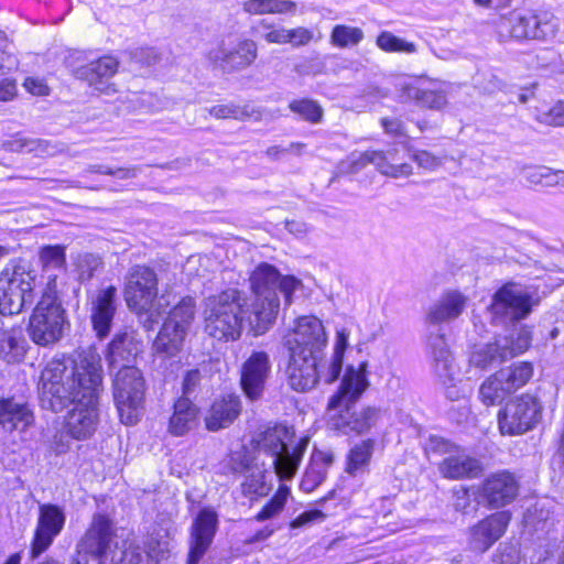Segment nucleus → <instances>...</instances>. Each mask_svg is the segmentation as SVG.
Masks as SVG:
<instances>
[{
    "label": "nucleus",
    "instance_id": "1",
    "mask_svg": "<svg viewBox=\"0 0 564 564\" xmlns=\"http://www.w3.org/2000/svg\"><path fill=\"white\" fill-rule=\"evenodd\" d=\"M533 305L532 295L522 285L507 282L500 286L487 307L488 318L495 326L514 328L491 343L476 346L469 356V365L486 370L524 352L531 345V329L517 325L530 315Z\"/></svg>",
    "mask_w": 564,
    "mask_h": 564
},
{
    "label": "nucleus",
    "instance_id": "2",
    "mask_svg": "<svg viewBox=\"0 0 564 564\" xmlns=\"http://www.w3.org/2000/svg\"><path fill=\"white\" fill-rule=\"evenodd\" d=\"M88 379L102 383V369L99 358H80L70 356L52 358L41 372L37 390L39 402L43 410L61 413L73 406L83 398Z\"/></svg>",
    "mask_w": 564,
    "mask_h": 564
},
{
    "label": "nucleus",
    "instance_id": "3",
    "mask_svg": "<svg viewBox=\"0 0 564 564\" xmlns=\"http://www.w3.org/2000/svg\"><path fill=\"white\" fill-rule=\"evenodd\" d=\"M249 282L256 299L249 304L251 312L248 325L253 335L259 336L274 324L280 310V296L289 306L301 281L293 275H282L274 265L261 262L251 272Z\"/></svg>",
    "mask_w": 564,
    "mask_h": 564
},
{
    "label": "nucleus",
    "instance_id": "4",
    "mask_svg": "<svg viewBox=\"0 0 564 564\" xmlns=\"http://www.w3.org/2000/svg\"><path fill=\"white\" fill-rule=\"evenodd\" d=\"M366 367V362H362L358 369L348 366L338 391L328 401V410H339L329 419L328 425L344 435L367 433L380 419V410L375 406L359 410L356 408V402L369 384Z\"/></svg>",
    "mask_w": 564,
    "mask_h": 564
},
{
    "label": "nucleus",
    "instance_id": "5",
    "mask_svg": "<svg viewBox=\"0 0 564 564\" xmlns=\"http://www.w3.org/2000/svg\"><path fill=\"white\" fill-rule=\"evenodd\" d=\"M251 308L243 292L227 289L206 299L205 332L217 340H237Z\"/></svg>",
    "mask_w": 564,
    "mask_h": 564
},
{
    "label": "nucleus",
    "instance_id": "6",
    "mask_svg": "<svg viewBox=\"0 0 564 564\" xmlns=\"http://www.w3.org/2000/svg\"><path fill=\"white\" fill-rule=\"evenodd\" d=\"M69 326L67 311L57 292L56 275H48L46 286L30 315L28 335L35 345L51 347L64 337Z\"/></svg>",
    "mask_w": 564,
    "mask_h": 564
},
{
    "label": "nucleus",
    "instance_id": "7",
    "mask_svg": "<svg viewBox=\"0 0 564 564\" xmlns=\"http://www.w3.org/2000/svg\"><path fill=\"white\" fill-rule=\"evenodd\" d=\"M37 272L32 263L18 259L0 273V314L18 315L31 307L36 297Z\"/></svg>",
    "mask_w": 564,
    "mask_h": 564
},
{
    "label": "nucleus",
    "instance_id": "8",
    "mask_svg": "<svg viewBox=\"0 0 564 564\" xmlns=\"http://www.w3.org/2000/svg\"><path fill=\"white\" fill-rule=\"evenodd\" d=\"M145 382L133 365L121 366L113 379V401L121 423L137 424L143 414Z\"/></svg>",
    "mask_w": 564,
    "mask_h": 564
},
{
    "label": "nucleus",
    "instance_id": "9",
    "mask_svg": "<svg viewBox=\"0 0 564 564\" xmlns=\"http://www.w3.org/2000/svg\"><path fill=\"white\" fill-rule=\"evenodd\" d=\"M195 299L184 296L170 311L153 341V350L158 356L175 357L182 350L188 328L195 317Z\"/></svg>",
    "mask_w": 564,
    "mask_h": 564
},
{
    "label": "nucleus",
    "instance_id": "10",
    "mask_svg": "<svg viewBox=\"0 0 564 564\" xmlns=\"http://www.w3.org/2000/svg\"><path fill=\"white\" fill-rule=\"evenodd\" d=\"M285 434V429H268L259 435L257 441L259 451L272 457L275 475L281 480H290L295 476L308 443L307 440H301L290 449L284 442Z\"/></svg>",
    "mask_w": 564,
    "mask_h": 564
},
{
    "label": "nucleus",
    "instance_id": "11",
    "mask_svg": "<svg viewBox=\"0 0 564 564\" xmlns=\"http://www.w3.org/2000/svg\"><path fill=\"white\" fill-rule=\"evenodd\" d=\"M533 375L528 361L514 362L490 376L479 388V397L486 405L500 404L508 395L523 387Z\"/></svg>",
    "mask_w": 564,
    "mask_h": 564
},
{
    "label": "nucleus",
    "instance_id": "12",
    "mask_svg": "<svg viewBox=\"0 0 564 564\" xmlns=\"http://www.w3.org/2000/svg\"><path fill=\"white\" fill-rule=\"evenodd\" d=\"M97 379H88L93 386L85 387L83 398L68 411L65 430L70 438L84 441L90 438L98 424V395L101 386Z\"/></svg>",
    "mask_w": 564,
    "mask_h": 564
},
{
    "label": "nucleus",
    "instance_id": "13",
    "mask_svg": "<svg viewBox=\"0 0 564 564\" xmlns=\"http://www.w3.org/2000/svg\"><path fill=\"white\" fill-rule=\"evenodd\" d=\"M159 294L156 271L145 264L132 265L124 276L123 297L132 312L147 311L154 305Z\"/></svg>",
    "mask_w": 564,
    "mask_h": 564
},
{
    "label": "nucleus",
    "instance_id": "14",
    "mask_svg": "<svg viewBox=\"0 0 564 564\" xmlns=\"http://www.w3.org/2000/svg\"><path fill=\"white\" fill-rule=\"evenodd\" d=\"M542 409L539 399L529 393L511 400L499 412L500 432L507 435H520L534 429L541 420Z\"/></svg>",
    "mask_w": 564,
    "mask_h": 564
},
{
    "label": "nucleus",
    "instance_id": "15",
    "mask_svg": "<svg viewBox=\"0 0 564 564\" xmlns=\"http://www.w3.org/2000/svg\"><path fill=\"white\" fill-rule=\"evenodd\" d=\"M509 31L518 40L547 41L558 31V20L547 11H513L509 19Z\"/></svg>",
    "mask_w": 564,
    "mask_h": 564
},
{
    "label": "nucleus",
    "instance_id": "16",
    "mask_svg": "<svg viewBox=\"0 0 564 564\" xmlns=\"http://www.w3.org/2000/svg\"><path fill=\"white\" fill-rule=\"evenodd\" d=\"M427 355L434 375L445 387L446 398L451 401L459 400L463 393L455 383L456 366L445 335L437 332L427 336Z\"/></svg>",
    "mask_w": 564,
    "mask_h": 564
},
{
    "label": "nucleus",
    "instance_id": "17",
    "mask_svg": "<svg viewBox=\"0 0 564 564\" xmlns=\"http://www.w3.org/2000/svg\"><path fill=\"white\" fill-rule=\"evenodd\" d=\"M80 53L73 52L65 57L66 67L70 68L75 78L86 82L96 90L110 95L115 91L109 84L110 78L118 70V61L112 56H104L90 63L79 65Z\"/></svg>",
    "mask_w": 564,
    "mask_h": 564
},
{
    "label": "nucleus",
    "instance_id": "18",
    "mask_svg": "<svg viewBox=\"0 0 564 564\" xmlns=\"http://www.w3.org/2000/svg\"><path fill=\"white\" fill-rule=\"evenodd\" d=\"M323 357L312 356L302 351H289L285 369L288 383L292 390L306 392L315 388L322 379L325 381L326 369Z\"/></svg>",
    "mask_w": 564,
    "mask_h": 564
},
{
    "label": "nucleus",
    "instance_id": "19",
    "mask_svg": "<svg viewBox=\"0 0 564 564\" xmlns=\"http://www.w3.org/2000/svg\"><path fill=\"white\" fill-rule=\"evenodd\" d=\"M66 522V513L63 507L55 503H42L39 507V518L31 543V556L39 557L61 534Z\"/></svg>",
    "mask_w": 564,
    "mask_h": 564
},
{
    "label": "nucleus",
    "instance_id": "20",
    "mask_svg": "<svg viewBox=\"0 0 564 564\" xmlns=\"http://www.w3.org/2000/svg\"><path fill=\"white\" fill-rule=\"evenodd\" d=\"M258 57V45L251 39L239 40L235 44L223 42L208 53L209 62L224 73H234L248 68Z\"/></svg>",
    "mask_w": 564,
    "mask_h": 564
},
{
    "label": "nucleus",
    "instance_id": "21",
    "mask_svg": "<svg viewBox=\"0 0 564 564\" xmlns=\"http://www.w3.org/2000/svg\"><path fill=\"white\" fill-rule=\"evenodd\" d=\"M326 344L324 326L314 316L299 317L293 334L285 340L288 351H302L317 357H323Z\"/></svg>",
    "mask_w": 564,
    "mask_h": 564
},
{
    "label": "nucleus",
    "instance_id": "22",
    "mask_svg": "<svg viewBox=\"0 0 564 564\" xmlns=\"http://www.w3.org/2000/svg\"><path fill=\"white\" fill-rule=\"evenodd\" d=\"M271 368V360L265 351H252L241 365L240 387L250 402L262 399Z\"/></svg>",
    "mask_w": 564,
    "mask_h": 564
},
{
    "label": "nucleus",
    "instance_id": "23",
    "mask_svg": "<svg viewBox=\"0 0 564 564\" xmlns=\"http://www.w3.org/2000/svg\"><path fill=\"white\" fill-rule=\"evenodd\" d=\"M218 513L212 507L202 508L193 519L189 528V564H199L203 556L210 547L218 531Z\"/></svg>",
    "mask_w": 564,
    "mask_h": 564
},
{
    "label": "nucleus",
    "instance_id": "24",
    "mask_svg": "<svg viewBox=\"0 0 564 564\" xmlns=\"http://www.w3.org/2000/svg\"><path fill=\"white\" fill-rule=\"evenodd\" d=\"M519 492V482L509 471L496 473L487 477L477 490L478 503L489 508H501L511 503Z\"/></svg>",
    "mask_w": 564,
    "mask_h": 564
},
{
    "label": "nucleus",
    "instance_id": "25",
    "mask_svg": "<svg viewBox=\"0 0 564 564\" xmlns=\"http://www.w3.org/2000/svg\"><path fill=\"white\" fill-rule=\"evenodd\" d=\"M115 535L111 519L104 513L94 514L90 525L78 543L80 552L89 554L107 564L108 551Z\"/></svg>",
    "mask_w": 564,
    "mask_h": 564
},
{
    "label": "nucleus",
    "instance_id": "26",
    "mask_svg": "<svg viewBox=\"0 0 564 564\" xmlns=\"http://www.w3.org/2000/svg\"><path fill=\"white\" fill-rule=\"evenodd\" d=\"M510 520L509 512L499 511L469 528V549L480 554L487 552L505 534Z\"/></svg>",
    "mask_w": 564,
    "mask_h": 564
},
{
    "label": "nucleus",
    "instance_id": "27",
    "mask_svg": "<svg viewBox=\"0 0 564 564\" xmlns=\"http://www.w3.org/2000/svg\"><path fill=\"white\" fill-rule=\"evenodd\" d=\"M89 317L96 336L106 338L111 330L117 312V289L109 285L97 290L89 296Z\"/></svg>",
    "mask_w": 564,
    "mask_h": 564
},
{
    "label": "nucleus",
    "instance_id": "28",
    "mask_svg": "<svg viewBox=\"0 0 564 564\" xmlns=\"http://www.w3.org/2000/svg\"><path fill=\"white\" fill-rule=\"evenodd\" d=\"M397 148L387 151L368 150L359 154L351 161V170L358 172L368 164H373L382 174L391 177L409 176L412 173V166L409 163L400 162Z\"/></svg>",
    "mask_w": 564,
    "mask_h": 564
},
{
    "label": "nucleus",
    "instance_id": "29",
    "mask_svg": "<svg viewBox=\"0 0 564 564\" xmlns=\"http://www.w3.org/2000/svg\"><path fill=\"white\" fill-rule=\"evenodd\" d=\"M466 302L467 297L458 291H449L443 294L427 313V323L435 327V329L429 330V335L437 332L443 334L442 329L437 326L441 323L457 318L463 313Z\"/></svg>",
    "mask_w": 564,
    "mask_h": 564
},
{
    "label": "nucleus",
    "instance_id": "30",
    "mask_svg": "<svg viewBox=\"0 0 564 564\" xmlns=\"http://www.w3.org/2000/svg\"><path fill=\"white\" fill-rule=\"evenodd\" d=\"M240 411L241 401L236 394H228L215 400L205 417L207 430L215 432L229 426L238 417Z\"/></svg>",
    "mask_w": 564,
    "mask_h": 564
},
{
    "label": "nucleus",
    "instance_id": "31",
    "mask_svg": "<svg viewBox=\"0 0 564 564\" xmlns=\"http://www.w3.org/2000/svg\"><path fill=\"white\" fill-rule=\"evenodd\" d=\"M33 422V412L26 403L0 397V425L6 431H25Z\"/></svg>",
    "mask_w": 564,
    "mask_h": 564
},
{
    "label": "nucleus",
    "instance_id": "32",
    "mask_svg": "<svg viewBox=\"0 0 564 564\" xmlns=\"http://www.w3.org/2000/svg\"><path fill=\"white\" fill-rule=\"evenodd\" d=\"M138 352V345L130 334L127 332L116 334L108 345L106 355L110 370H118L123 365H132Z\"/></svg>",
    "mask_w": 564,
    "mask_h": 564
},
{
    "label": "nucleus",
    "instance_id": "33",
    "mask_svg": "<svg viewBox=\"0 0 564 564\" xmlns=\"http://www.w3.org/2000/svg\"><path fill=\"white\" fill-rule=\"evenodd\" d=\"M482 470L481 463L467 454L449 455L440 464V471L445 478H475Z\"/></svg>",
    "mask_w": 564,
    "mask_h": 564
},
{
    "label": "nucleus",
    "instance_id": "34",
    "mask_svg": "<svg viewBox=\"0 0 564 564\" xmlns=\"http://www.w3.org/2000/svg\"><path fill=\"white\" fill-rule=\"evenodd\" d=\"M198 408L188 398H178L170 419L169 431L175 436L185 435L198 423Z\"/></svg>",
    "mask_w": 564,
    "mask_h": 564
},
{
    "label": "nucleus",
    "instance_id": "35",
    "mask_svg": "<svg viewBox=\"0 0 564 564\" xmlns=\"http://www.w3.org/2000/svg\"><path fill=\"white\" fill-rule=\"evenodd\" d=\"M29 344L19 328H0V359L8 364L23 360Z\"/></svg>",
    "mask_w": 564,
    "mask_h": 564
},
{
    "label": "nucleus",
    "instance_id": "36",
    "mask_svg": "<svg viewBox=\"0 0 564 564\" xmlns=\"http://www.w3.org/2000/svg\"><path fill=\"white\" fill-rule=\"evenodd\" d=\"M403 97L433 110H441L447 104L446 91L436 87L406 85L403 87Z\"/></svg>",
    "mask_w": 564,
    "mask_h": 564
},
{
    "label": "nucleus",
    "instance_id": "37",
    "mask_svg": "<svg viewBox=\"0 0 564 564\" xmlns=\"http://www.w3.org/2000/svg\"><path fill=\"white\" fill-rule=\"evenodd\" d=\"M333 464V456L322 452L312 456L311 463L306 468L301 480L300 487L305 492L313 491L326 478L327 468Z\"/></svg>",
    "mask_w": 564,
    "mask_h": 564
},
{
    "label": "nucleus",
    "instance_id": "38",
    "mask_svg": "<svg viewBox=\"0 0 564 564\" xmlns=\"http://www.w3.org/2000/svg\"><path fill=\"white\" fill-rule=\"evenodd\" d=\"M373 449L375 441L371 438L356 444L347 456L346 471L354 477L367 474Z\"/></svg>",
    "mask_w": 564,
    "mask_h": 564
},
{
    "label": "nucleus",
    "instance_id": "39",
    "mask_svg": "<svg viewBox=\"0 0 564 564\" xmlns=\"http://www.w3.org/2000/svg\"><path fill=\"white\" fill-rule=\"evenodd\" d=\"M39 261L44 272L56 275L50 271H66V247L63 245H45L39 251Z\"/></svg>",
    "mask_w": 564,
    "mask_h": 564
},
{
    "label": "nucleus",
    "instance_id": "40",
    "mask_svg": "<svg viewBox=\"0 0 564 564\" xmlns=\"http://www.w3.org/2000/svg\"><path fill=\"white\" fill-rule=\"evenodd\" d=\"M7 147L12 152L34 153L36 156H51L57 152V147L51 141L28 139L21 135L9 141Z\"/></svg>",
    "mask_w": 564,
    "mask_h": 564
},
{
    "label": "nucleus",
    "instance_id": "41",
    "mask_svg": "<svg viewBox=\"0 0 564 564\" xmlns=\"http://www.w3.org/2000/svg\"><path fill=\"white\" fill-rule=\"evenodd\" d=\"M289 109L297 115L302 120L312 124L321 123L324 117L323 107L313 99H294L289 104Z\"/></svg>",
    "mask_w": 564,
    "mask_h": 564
},
{
    "label": "nucleus",
    "instance_id": "42",
    "mask_svg": "<svg viewBox=\"0 0 564 564\" xmlns=\"http://www.w3.org/2000/svg\"><path fill=\"white\" fill-rule=\"evenodd\" d=\"M290 494L291 490L286 485H280L274 496L254 516V520L262 522L278 516L283 510Z\"/></svg>",
    "mask_w": 564,
    "mask_h": 564
},
{
    "label": "nucleus",
    "instance_id": "43",
    "mask_svg": "<svg viewBox=\"0 0 564 564\" xmlns=\"http://www.w3.org/2000/svg\"><path fill=\"white\" fill-rule=\"evenodd\" d=\"M246 480L241 484L242 495L250 497H262L268 495L270 487L265 482V471L256 467L250 473L245 475Z\"/></svg>",
    "mask_w": 564,
    "mask_h": 564
},
{
    "label": "nucleus",
    "instance_id": "44",
    "mask_svg": "<svg viewBox=\"0 0 564 564\" xmlns=\"http://www.w3.org/2000/svg\"><path fill=\"white\" fill-rule=\"evenodd\" d=\"M378 47L389 53H408L416 52V46L412 42H408L389 31H382L376 41Z\"/></svg>",
    "mask_w": 564,
    "mask_h": 564
},
{
    "label": "nucleus",
    "instance_id": "45",
    "mask_svg": "<svg viewBox=\"0 0 564 564\" xmlns=\"http://www.w3.org/2000/svg\"><path fill=\"white\" fill-rule=\"evenodd\" d=\"M364 39V32L359 28L336 25L330 35L332 44L338 47L356 45Z\"/></svg>",
    "mask_w": 564,
    "mask_h": 564
},
{
    "label": "nucleus",
    "instance_id": "46",
    "mask_svg": "<svg viewBox=\"0 0 564 564\" xmlns=\"http://www.w3.org/2000/svg\"><path fill=\"white\" fill-rule=\"evenodd\" d=\"M346 346L347 339L339 335L332 358L326 367L325 383L330 384L339 378L343 369Z\"/></svg>",
    "mask_w": 564,
    "mask_h": 564
},
{
    "label": "nucleus",
    "instance_id": "47",
    "mask_svg": "<svg viewBox=\"0 0 564 564\" xmlns=\"http://www.w3.org/2000/svg\"><path fill=\"white\" fill-rule=\"evenodd\" d=\"M524 177L531 184L554 186L557 185L556 173L546 166H534L524 170Z\"/></svg>",
    "mask_w": 564,
    "mask_h": 564
},
{
    "label": "nucleus",
    "instance_id": "48",
    "mask_svg": "<svg viewBox=\"0 0 564 564\" xmlns=\"http://www.w3.org/2000/svg\"><path fill=\"white\" fill-rule=\"evenodd\" d=\"M229 468L234 474L246 475L254 469L253 458L247 449L234 452L230 455Z\"/></svg>",
    "mask_w": 564,
    "mask_h": 564
},
{
    "label": "nucleus",
    "instance_id": "49",
    "mask_svg": "<svg viewBox=\"0 0 564 564\" xmlns=\"http://www.w3.org/2000/svg\"><path fill=\"white\" fill-rule=\"evenodd\" d=\"M101 259L94 253H84L78 258V279L80 282L89 281L101 265Z\"/></svg>",
    "mask_w": 564,
    "mask_h": 564
},
{
    "label": "nucleus",
    "instance_id": "50",
    "mask_svg": "<svg viewBox=\"0 0 564 564\" xmlns=\"http://www.w3.org/2000/svg\"><path fill=\"white\" fill-rule=\"evenodd\" d=\"M519 550L511 543H501L491 557V564H518Z\"/></svg>",
    "mask_w": 564,
    "mask_h": 564
},
{
    "label": "nucleus",
    "instance_id": "51",
    "mask_svg": "<svg viewBox=\"0 0 564 564\" xmlns=\"http://www.w3.org/2000/svg\"><path fill=\"white\" fill-rule=\"evenodd\" d=\"M209 113L217 119H237L243 120L249 117V112L236 105H217L209 109Z\"/></svg>",
    "mask_w": 564,
    "mask_h": 564
},
{
    "label": "nucleus",
    "instance_id": "52",
    "mask_svg": "<svg viewBox=\"0 0 564 564\" xmlns=\"http://www.w3.org/2000/svg\"><path fill=\"white\" fill-rule=\"evenodd\" d=\"M130 61L140 67H149L160 61V55L153 47H139L129 52Z\"/></svg>",
    "mask_w": 564,
    "mask_h": 564
},
{
    "label": "nucleus",
    "instance_id": "53",
    "mask_svg": "<svg viewBox=\"0 0 564 564\" xmlns=\"http://www.w3.org/2000/svg\"><path fill=\"white\" fill-rule=\"evenodd\" d=\"M478 502L473 503L469 489L460 488L454 494V509L463 514H473L478 509Z\"/></svg>",
    "mask_w": 564,
    "mask_h": 564
},
{
    "label": "nucleus",
    "instance_id": "54",
    "mask_svg": "<svg viewBox=\"0 0 564 564\" xmlns=\"http://www.w3.org/2000/svg\"><path fill=\"white\" fill-rule=\"evenodd\" d=\"M408 156L412 159L416 164L429 171H434L442 164L441 158L425 151V150H417V151H406Z\"/></svg>",
    "mask_w": 564,
    "mask_h": 564
},
{
    "label": "nucleus",
    "instance_id": "55",
    "mask_svg": "<svg viewBox=\"0 0 564 564\" xmlns=\"http://www.w3.org/2000/svg\"><path fill=\"white\" fill-rule=\"evenodd\" d=\"M259 25L265 31L261 34V37L264 39L268 43H288V29L274 28L273 25L269 24L265 20H262Z\"/></svg>",
    "mask_w": 564,
    "mask_h": 564
},
{
    "label": "nucleus",
    "instance_id": "56",
    "mask_svg": "<svg viewBox=\"0 0 564 564\" xmlns=\"http://www.w3.org/2000/svg\"><path fill=\"white\" fill-rule=\"evenodd\" d=\"M540 121L550 126H564V101L556 102L547 111L540 115Z\"/></svg>",
    "mask_w": 564,
    "mask_h": 564
},
{
    "label": "nucleus",
    "instance_id": "57",
    "mask_svg": "<svg viewBox=\"0 0 564 564\" xmlns=\"http://www.w3.org/2000/svg\"><path fill=\"white\" fill-rule=\"evenodd\" d=\"M202 372L198 369L188 370L183 379L181 398H188L196 391L202 381Z\"/></svg>",
    "mask_w": 564,
    "mask_h": 564
},
{
    "label": "nucleus",
    "instance_id": "58",
    "mask_svg": "<svg viewBox=\"0 0 564 564\" xmlns=\"http://www.w3.org/2000/svg\"><path fill=\"white\" fill-rule=\"evenodd\" d=\"M477 87L485 94H495L503 89L505 83L495 74L488 73L481 76V79H477Z\"/></svg>",
    "mask_w": 564,
    "mask_h": 564
},
{
    "label": "nucleus",
    "instance_id": "59",
    "mask_svg": "<svg viewBox=\"0 0 564 564\" xmlns=\"http://www.w3.org/2000/svg\"><path fill=\"white\" fill-rule=\"evenodd\" d=\"M325 513L318 509L306 510L290 522L291 529H299L325 519Z\"/></svg>",
    "mask_w": 564,
    "mask_h": 564
},
{
    "label": "nucleus",
    "instance_id": "60",
    "mask_svg": "<svg viewBox=\"0 0 564 564\" xmlns=\"http://www.w3.org/2000/svg\"><path fill=\"white\" fill-rule=\"evenodd\" d=\"M313 40V32L306 28L299 26L288 30V43L293 46L306 45Z\"/></svg>",
    "mask_w": 564,
    "mask_h": 564
},
{
    "label": "nucleus",
    "instance_id": "61",
    "mask_svg": "<svg viewBox=\"0 0 564 564\" xmlns=\"http://www.w3.org/2000/svg\"><path fill=\"white\" fill-rule=\"evenodd\" d=\"M241 4L249 14H269L272 11L271 0H246Z\"/></svg>",
    "mask_w": 564,
    "mask_h": 564
},
{
    "label": "nucleus",
    "instance_id": "62",
    "mask_svg": "<svg viewBox=\"0 0 564 564\" xmlns=\"http://www.w3.org/2000/svg\"><path fill=\"white\" fill-rule=\"evenodd\" d=\"M139 316L140 323L142 324L145 330H153L155 325L159 324L161 313L159 308H153V306L147 311L135 312Z\"/></svg>",
    "mask_w": 564,
    "mask_h": 564
},
{
    "label": "nucleus",
    "instance_id": "63",
    "mask_svg": "<svg viewBox=\"0 0 564 564\" xmlns=\"http://www.w3.org/2000/svg\"><path fill=\"white\" fill-rule=\"evenodd\" d=\"M381 126L384 132L394 137H404L405 128L403 122L398 118H382Z\"/></svg>",
    "mask_w": 564,
    "mask_h": 564
},
{
    "label": "nucleus",
    "instance_id": "64",
    "mask_svg": "<svg viewBox=\"0 0 564 564\" xmlns=\"http://www.w3.org/2000/svg\"><path fill=\"white\" fill-rule=\"evenodd\" d=\"M17 94L15 80L4 78L0 80V101H9Z\"/></svg>",
    "mask_w": 564,
    "mask_h": 564
}]
</instances>
